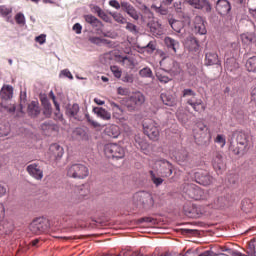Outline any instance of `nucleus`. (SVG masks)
Listing matches in <instances>:
<instances>
[{
  "mask_svg": "<svg viewBox=\"0 0 256 256\" xmlns=\"http://www.w3.org/2000/svg\"><path fill=\"white\" fill-rule=\"evenodd\" d=\"M89 41H91L94 45H101V43H103V39L99 38V37H90Z\"/></svg>",
  "mask_w": 256,
  "mask_h": 256,
  "instance_id": "58",
  "label": "nucleus"
},
{
  "mask_svg": "<svg viewBox=\"0 0 256 256\" xmlns=\"http://www.w3.org/2000/svg\"><path fill=\"white\" fill-rule=\"evenodd\" d=\"M28 111L31 112V115H37L39 113V105L37 104L36 101H32L28 105Z\"/></svg>",
  "mask_w": 256,
  "mask_h": 256,
  "instance_id": "43",
  "label": "nucleus"
},
{
  "mask_svg": "<svg viewBox=\"0 0 256 256\" xmlns=\"http://www.w3.org/2000/svg\"><path fill=\"white\" fill-rule=\"evenodd\" d=\"M160 99L164 105L168 107H175L177 105V98L169 92H164L160 95Z\"/></svg>",
  "mask_w": 256,
  "mask_h": 256,
  "instance_id": "19",
  "label": "nucleus"
},
{
  "mask_svg": "<svg viewBox=\"0 0 256 256\" xmlns=\"http://www.w3.org/2000/svg\"><path fill=\"white\" fill-rule=\"evenodd\" d=\"M165 45L174 51V53H177V47H179V42L171 37H166L164 39Z\"/></svg>",
  "mask_w": 256,
  "mask_h": 256,
  "instance_id": "32",
  "label": "nucleus"
},
{
  "mask_svg": "<svg viewBox=\"0 0 256 256\" xmlns=\"http://www.w3.org/2000/svg\"><path fill=\"white\" fill-rule=\"evenodd\" d=\"M169 65H170V67H168V71L170 73H173V75H177L181 72V67L179 66L177 61L170 60Z\"/></svg>",
  "mask_w": 256,
  "mask_h": 256,
  "instance_id": "37",
  "label": "nucleus"
},
{
  "mask_svg": "<svg viewBox=\"0 0 256 256\" xmlns=\"http://www.w3.org/2000/svg\"><path fill=\"white\" fill-rule=\"evenodd\" d=\"M216 11L219 15H228L231 11V3L227 0H218L216 3Z\"/></svg>",
  "mask_w": 256,
  "mask_h": 256,
  "instance_id": "18",
  "label": "nucleus"
},
{
  "mask_svg": "<svg viewBox=\"0 0 256 256\" xmlns=\"http://www.w3.org/2000/svg\"><path fill=\"white\" fill-rule=\"evenodd\" d=\"M13 13V9L9 8L7 6H0V15L2 17H7L8 15H11Z\"/></svg>",
  "mask_w": 256,
  "mask_h": 256,
  "instance_id": "47",
  "label": "nucleus"
},
{
  "mask_svg": "<svg viewBox=\"0 0 256 256\" xmlns=\"http://www.w3.org/2000/svg\"><path fill=\"white\" fill-rule=\"evenodd\" d=\"M120 61L123 63V65H126V67H133V60L127 56H123L120 58Z\"/></svg>",
  "mask_w": 256,
  "mask_h": 256,
  "instance_id": "50",
  "label": "nucleus"
},
{
  "mask_svg": "<svg viewBox=\"0 0 256 256\" xmlns=\"http://www.w3.org/2000/svg\"><path fill=\"white\" fill-rule=\"evenodd\" d=\"M93 113H95L101 119H104V121L111 120V113L104 108L95 107L93 108Z\"/></svg>",
  "mask_w": 256,
  "mask_h": 256,
  "instance_id": "26",
  "label": "nucleus"
},
{
  "mask_svg": "<svg viewBox=\"0 0 256 256\" xmlns=\"http://www.w3.org/2000/svg\"><path fill=\"white\" fill-rule=\"evenodd\" d=\"M47 41V35L41 34L35 38V42L39 43L40 45H43Z\"/></svg>",
  "mask_w": 256,
  "mask_h": 256,
  "instance_id": "54",
  "label": "nucleus"
},
{
  "mask_svg": "<svg viewBox=\"0 0 256 256\" xmlns=\"http://www.w3.org/2000/svg\"><path fill=\"white\" fill-rule=\"evenodd\" d=\"M41 129H42V131H49L50 129H53V125H51V123H49V122H44L41 125Z\"/></svg>",
  "mask_w": 256,
  "mask_h": 256,
  "instance_id": "63",
  "label": "nucleus"
},
{
  "mask_svg": "<svg viewBox=\"0 0 256 256\" xmlns=\"http://www.w3.org/2000/svg\"><path fill=\"white\" fill-rule=\"evenodd\" d=\"M214 142L220 145V147H225L227 145V139L225 138V135L218 134L216 138L214 139Z\"/></svg>",
  "mask_w": 256,
  "mask_h": 256,
  "instance_id": "42",
  "label": "nucleus"
},
{
  "mask_svg": "<svg viewBox=\"0 0 256 256\" xmlns=\"http://www.w3.org/2000/svg\"><path fill=\"white\" fill-rule=\"evenodd\" d=\"M7 195V187L5 185L0 184V199Z\"/></svg>",
  "mask_w": 256,
  "mask_h": 256,
  "instance_id": "64",
  "label": "nucleus"
},
{
  "mask_svg": "<svg viewBox=\"0 0 256 256\" xmlns=\"http://www.w3.org/2000/svg\"><path fill=\"white\" fill-rule=\"evenodd\" d=\"M227 205V198L220 196L214 200L212 204V209H221Z\"/></svg>",
  "mask_w": 256,
  "mask_h": 256,
  "instance_id": "35",
  "label": "nucleus"
},
{
  "mask_svg": "<svg viewBox=\"0 0 256 256\" xmlns=\"http://www.w3.org/2000/svg\"><path fill=\"white\" fill-rule=\"evenodd\" d=\"M196 9H199L204 13H211V11H213V6L211 5V2H209V0H200L198 2V6H196Z\"/></svg>",
  "mask_w": 256,
  "mask_h": 256,
  "instance_id": "29",
  "label": "nucleus"
},
{
  "mask_svg": "<svg viewBox=\"0 0 256 256\" xmlns=\"http://www.w3.org/2000/svg\"><path fill=\"white\" fill-rule=\"evenodd\" d=\"M13 230V224L9 221H4L2 226L0 227V231H4V233H9V231Z\"/></svg>",
  "mask_w": 256,
  "mask_h": 256,
  "instance_id": "46",
  "label": "nucleus"
},
{
  "mask_svg": "<svg viewBox=\"0 0 256 256\" xmlns=\"http://www.w3.org/2000/svg\"><path fill=\"white\" fill-rule=\"evenodd\" d=\"M49 229V220L46 218H36L30 224V231L34 235H41V233H45Z\"/></svg>",
  "mask_w": 256,
  "mask_h": 256,
  "instance_id": "9",
  "label": "nucleus"
},
{
  "mask_svg": "<svg viewBox=\"0 0 256 256\" xmlns=\"http://www.w3.org/2000/svg\"><path fill=\"white\" fill-rule=\"evenodd\" d=\"M134 203L137 207H142L143 209H153L155 207V199L153 195L148 192H138L134 195Z\"/></svg>",
  "mask_w": 256,
  "mask_h": 256,
  "instance_id": "4",
  "label": "nucleus"
},
{
  "mask_svg": "<svg viewBox=\"0 0 256 256\" xmlns=\"http://www.w3.org/2000/svg\"><path fill=\"white\" fill-rule=\"evenodd\" d=\"M189 75H191L192 77H195V75H197V73H199V69L197 68V66L193 65V64H188V69H187Z\"/></svg>",
  "mask_w": 256,
  "mask_h": 256,
  "instance_id": "48",
  "label": "nucleus"
},
{
  "mask_svg": "<svg viewBox=\"0 0 256 256\" xmlns=\"http://www.w3.org/2000/svg\"><path fill=\"white\" fill-rule=\"evenodd\" d=\"M169 25L172 27L173 31H175L176 33H181V30L184 27L183 21L173 20V19L169 20Z\"/></svg>",
  "mask_w": 256,
  "mask_h": 256,
  "instance_id": "36",
  "label": "nucleus"
},
{
  "mask_svg": "<svg viewBox=\"0 0 256 256\" xmlns=\"http://www.w3.org/2000/svg\"><path fill=\"white\" fill-rule=\"evenodd\" d=\"M122 81H123V83H133V75L125 74L122 77Z\"/></svg>",
  "mask_w": 256,
  "mask_h": 256,
  "instance_id": "60",
  "label": "nucleus"
},
{
  "mask_svg": "<svg viewBox=\"0 0 256 256\" xmlns=\"http://www.w3.org/2000/svg\"><path fill=\"white\" fill-rule=\"evenodd\" d=\"M117 94L122 96H127L129 95V88L118 87Z\"/></svg>",
  "mask_w": 256,
  "mask_h": 256,
  "instance_id": "55",
  "label": "nucleus"
},
{
  "mask_svg": "<svg viewBox=\"0 0 256 256\" xmlns=\"http://www.w3.org/2000/svg\"><path fill=\"white\" fill-rule=\"evenodd\" d=\"M122 10L129 15L132 19L135 21H139V12L135 9L133 5H131L129 2H121Z\"/></svg>",
  "mask_w": 256,
  "mask_h": 256,
  "instance_id": "16",
  "label": "nucleus"
},
{
  "mask_svg": "<svg viewBox=\"0 0 256 256\" xmlns=\"http://www.w3.org/2000/svg\"><path fill=\"white\" fill-rule=\"evenodd\" d=\"M84 19L86 23H89L92 27H103V23L93 15H85Z\"/></svg>",
  "mask_w": 256,
  "mask_h": 256,
  "instance_id": "31",
  "label": "nucleus"
},
{
  "mask_svg": "<svg viewBox=\"0 0 256 256\" xmlns=\"http://www.w3.org/2000/svg\"><path fill=\"white\" fill-rule=\"evenodd\" d=\"M50 153L53 158L61 159V157H63L64 150L59 144H52L50 146Z\"/></svg>",
  "mask_w": 256,
  "mask_h": 256,
  "instance_id": "25",
  "label": "nucleus"
},
{
  "mask_svg": "<svg viewBox=\"0 0 256 256\" xmlns=\"http://www.w3.org/2000/svg\"><path fill=\"white\" fill-rule=\"evenodd\" d=\"M3 219H5V204L0 202V223H3Z\"/></svg>",
  "mask_w": 256,
  "mask_h": 256,
  "instance_id": "57",
  "label": "nucleus"
},
{
  "mask_svg": "<svg viewBox=\"0 0 256 256\" xmlns=\"http://www.w3.org/2000/svg\"><path fill=\"white\" fill-rule=\"evenodd\" d=\"M79 113V104H68L66 106V115L77 119V114Z\"/></svg>",
  "mask_w": 256,
  "mask_h": 256,
  "instance_id": "28",
  "label": "nucleus"
},
{
  "mask_svg": "<svg viewBox=\"0 0 256 256\" xmlns=\"http://www.w3.org/2000/svg\"><path fill=\"white\" fill-rule=\"evenodd\" d=\"M98 17H101V19H103L105 21V19H107V14H105V12L103 10H101V8L99 6L94 7Z\"/></svg>",
  "mask_w": 256,
  "mask_h": 256,
  "instance_id": "53",
  "label": "nucleus"
},
{
  "mask_svg": "<svg viewBox=\"0 0 256 256\" xmlns=\"http://www.w3.org/2000/svg\"><path fill=\"white\" fill-rule=\"evenodd\" d=\"M186 195H188L190 199H194V201H205L209 199V193L205 192L201 187L193 184L188 186Z\"/></svg>",
  "mask_w": 256,
  "mask_h": 256,
  "instance_id": "8",
  "label": "nucleus"
},
{
  "mask_svg": "<svg viewBox=\"0 0 256 256\" xmlns=\"http://www.w3.org/2000/svg\"><path fill=\"white\" fill-rule=\"evenodd\" d=\"M194 32L198 33V35H206L207 28L205 27V21L203 17L196 16L194 18Z\"/></svg>",
  "mask_w": 256,
  "mask_h": 256,
  "instance_id": "17",
  "label": "nucleus"
},
{
  "mask_svg": "<svg viewBox=\"0 0 256 256\" xmlns=\"http://www.w3.org/2000/svg\"><path fill=\"white\" fill-rule=\"evenodd\" d=\"M126 29L127 31H129L130 33H138L137 31V25L131 23V22H127L126 21Z\"/></svg>",
  "mask_w": 256,
  "mask_h": 256,
  "instance_id": "51",
  "label": "nucleus"
},
{
  "mask_svg": "<svg viewBox=\"0 0 256 256\" xmlns=\"http://www.w3.org/2000/svg\"><path fill=\"white\" fill-rule=\"evenodd\" d=\"M2 101H9L13 99V86L4 85L0 91Z\"/></svg>",
  "mask_w": 256,
  "mask_h": 256,
  "instance_id": "23",
  "label": "nucleus"
},
{
  "mask_svg": "<svg viewBox=\"0 0 256 256\" xmlns=\"http://www.w3.org/2000/svg\"><path fill=\"white\" fill-rule=\"evenodd\" d=\"M110 107L112 109V115L114 117V119H118L119 121H125V110L123 109V107H121V105L110 101Z\"/></svg>",
  "mask_w": 256,
  "mask_h": 256,
  "instance_id": "14",
  "label": "nucleus"
},
{
  "mask_svg": "<svg viewBox=\"0 0 256 256\" xmlns=\"http://www.w3.org/2000/svg\"><path fill=\"white\" fill-rule=\"evenodd\" d=\"M184 211L188 217H201L202 215L201 210L194 205H192L188 210L187 208H184Z\"/></svg>",
  "mask_w": 256,
  "mask_h": 256,
  "instance_id": "33",
  "label": "nucleus"
},
{
  "mask_svg": "<svg viewBox=\"0 0 256 256\" xmlns=\"http://www.w3.org/2000/svg\"><path fill=\"white\" fill-rule=\"evenodd\" d=\"M15 21L18 25H25V15H23V13H17Z\"/></svg>",
  "mask_w": 256,
  "mask_h": 256,
  "instance_id": "49",
  "label": "nucleus"
},
{
  "mask_svg": "<svg viewBox=\"0 0 256 256\" xmlns=\"http://www.w3.org/2000/svg\"><path fill=\"white\" fill-rule=\"evenodd\" d=\"M148 27L155 37H161L163 35V26L158 21L149 22Z\"/></svg>",
  "mask_w": 256,
  "mask_h": 256,
  "instance_id": "22",
  "label": "nucleus"
},
{
  "mask_svg": "<svg viewBox=\"0 0 256 256\" xmlns=\"http://www.w3.org/2000/svg\"><path fill=\"white\" fill-rule=\"evenodd\" d=\"M111 15L116 23H120V25H125V23H127V19H125V17H123L121 13L114 12L111 13Z\"/></svg>",
  "mask_w": 256,
  "mask_h": 256,
  "instance_id": "41",
  "label": "nucleus"
},
{
  "mask_svg": "<svg viewBox=\"0 0 256 256\" xmlns=\"http://www.w3.org/2000/svg\"><path fill=\"white\" fill-rule=\"evenodd\" d=\"M26 171L29 173L30 177H33L36 181H41L43 179V168L39 163L28 165Z\"/></svg>",
  "mask_w": 256,
  "mask_h": 256,
  "instance_id": "13",
  "label": "nucleus"
},
{
  "mask_svg": "<svg viewBox=\"0 0 256 256\" xmlns=\"http://www.w3.org/2000/svg\"><path fill=\"white\" fill-rule=\"evenodd\" d=\"M67 176L72 179H87L89 168L83 164H72L67 168Z\"/></svg>",
  "mask_w": 256,
  "mask_h": 256,
  "instance_id": "5",
  "label": "nucleus"
},
{
  "mask_svg": "<svg viewBox=\"0 0 256 256\" xmlns=\"http://www.w3.org/2000/svg\"><path fill=\"white\" fill-rule=\"evenodd\" d=\"M232 137L236 139V144L230 141L229 151L233 155H245L247 153V147H249V135L243 131L232 132Z\"/></svg>",
  "mask_w": 256,
  "mask_h": 256,
  "instance_id": "1",
  "label": "nucleus"
},
{
  "mask_svg": "<svg viewBox=\"0 0 256 256\" xmlns=\"http://www.w3.org/2000/svg\"><path fill=\"white\" fill-rule=\"evenodd\" d=\"M109 5H110V7H113L114 9H121V4H119V1H117V0H110Z\"/></svg>",
  "mask_w": 256,
  "mask_h": 256,
  "instance_id": "62",
  "label": "nucleus"
},
{
  "mask_svg": "<svg viewBox=\"0 0 256 256\" xmlns=\"http://www.w3.org/2000/svg\"><path fill=\"white\" fill-rule=\"evenodd\" d=\"M205 65H221V61H219V56L215 52L206 53L205 57Z\"/></svg>",
  "mask_w": 256,
  "mask_h": 256,
  "instance_id": "24",
  "label": "nucleus"
},
{
  "mask_svg": "<svg viewBox=\"0 0 256 256\" xmlns=\"http://www.w3.org/2000/svg\"><path fill=\"white\" fill-rule=\"evenodd\" d=\"M194 179L196 183L199 185H203L204 187H208L213 183V178L209 175L208 171L200 170L194 173Z\"/></svg>",
  "mask_w": 256,
  "mask_h": 256,
  "instance_id": "12",
  "label": "nucleus"
},
{
  "mask_svg": "<svg viewBox=\"0 0 256 256\" xmlns=\"http://www.w3.org/2000/svg\"><path fill=\"white\" fill-rule=\"evenodd\" d=\"M152 9H154L156 13H160V15H167V9L163 7H157L155 5H152Z\"/></svg>",
  "mask_w": 256,
  "mask_h": 256,
  "instance_id": "56",
  "label": "nucleus"
},
{
  "mask_svg": "<svg viewBox=\"0 0 256 256\" xmlns=\"http://www.w3.org/2000/svg\"><path fill=\"white\" fill-rule=\"evenodd\" d=\"M135 147L140 149L144 155H149V153H151V146L149 145V142L139 136H135Z\"/></svg>",
  "mask_w": 256,
  "mask_h": 256,
  "instance_id": "15",
  "label": "nucleus"
},
{
  "mask_svg": "<svg viewBox=\"0 0 256 256\" xmlns=\"http://www.w3.org/2000/svg\"><path fill=\"white\" fill-rule=\"evenodd\" d=\"M51 113H53L51 106H46L43 108V114L45 117H51Z\"/></svg>",
  "mask_w": 256,
  "mask_h": 256,
  "instance_id": "61",
  "label": "nucleus"
},
{
  "mask_svg": "<svg viewBox=\"0 0 256 256\" xmlns=\"http://www.w3.org/2000/svg\"><path fill=\"white\" fill-rule=\"evenodd\" d=\"M193 135L195 142L198 143V145H201L203 140L207 137V125L203 122L196 123L193 128Z\"/></svg>",
  "mask_w": 256,
  "mask_h": 256,
  "instance_id": "11",
  "label": "nucleus"
},
{
  "mask_svg": "<svg viewBox=\"0 0 256 256\" xmlns=\"http://www.w3.org/2000/svg\"><path fill=\"white\" fill-rule=\"evenodd\" d=\"M73 31H75V33H77V35H81V31H83V26H81V24L76 23L73 25Z\"/></svg>",
  "mask_w": 256,
  "mask_h": 256,
  "instance_id": "59",
  "label": "nucleus"
},
{
  "mask_svg": "<svg viewBox=\"0 0 256 256\" xmlns=\"http://www.w3.org/2000/svg\"><path fill=\"white\" fill-rule=\"evenodd\" d=\"M241 209L244 213H251V211H253V202L249 199L242 200Z\"/></svg>",
  "mask_w": 256,
  "mask_h": 256,
  "instance_id": "38",
  "label": "nucleus"
},
{
  "mask_svg": "<svg viewBox=\"0 0 256 256\" xmlns=\"http://www.w3.org/2000/svg\"><path fill=\"white\" fill-rule=\"evenodd\" d=\"M150 177H151L152 183H154L156 187H159V185L163 184V178H159L155 176V172H153L152 170L150 171Z\"/></svg>",
  "mask_w": 256,
  "mask_h": 256,
  "instance_id": "45",
  "label": "nucleus"
},
{
  "mask_svg": "<svg viewBox=\"0 0 256 256\" xmlns=\"http://www.w3.org/2000/svg\"><path fill=\"white\" fill-rule=\"evenodd\" d=\"M111 71L114 75V77H116V79H121V69H119L117 66H111Z\"/></svg>",
  "mask_w": 256,
  "mask_h": 256,
  "instance_id": "52",
  "label": "nucleus"
},
{
  "mask_svg": "<svg viewBox=\"0 0 256 256\" xmlns=\"http://www.w3.org/2000/svg\"><path fill=\"white\" fill-rule=\"evenodd\" d=\"M89 195V188L85 185L76 187L71 195H68L70 203H81Z\"/></svg>",
  "mask_w": 256,
  "mask_h": 256,
  "instance_id": "10",
  "label": "nucleus"
},
{
  "mask_svg": "<svg viewBox=\"0 0 256 256\" xmlns=\"http://www.w3.org/2000/svg\"><path fill=\"white\" fill-rule=\"evenodd\" d=\"M11 133V127L9 124L0 123V137H7Z\"/></svg>",
  "mask_w": 256,
  "mask_h": 256,
  "instance_id": "40",
  "label": "nucleus"
},
{
  "mask_svg": "<svg viewBox=\"0 0 256 256\" xmlns=\"http://www.w3.org/2000/svg\"><path fill=\"white\" fill-rule=\"evenodd\" d=\"M143 129L145 135H147V137L152 141H157V139H159V125L154 120H145L143 123Z\"/></svg>",
  "mask_w": 256,
  "mask_h": 256,
  "instance_id": "7",
  "label": "nucleus"
},
{
  "mask_svg": "<svg viewBox=\"0 0 256 256\" xmlns=\"http://www.w3.org/2000/svg\"><path fill=\"white\" fill-rule=\"evenodd\" d=\"M240 38L244 45H251V43H256V35L253 32L244 33L240 36Z\"/></svg>",
  "mask_w": 256,
  "mask_h": 256,
  "instance_id": "30",
  "label": "nucleus"
},
{
  "mask_svg": "<svg viewBox=\"0 0 256 256\" xmlns=\"http://www.w3.org/2000/svg\"><path fill=\"white\" fill-rule=\"evenodd\" d=\"M139 75L140 77L151 78L153 77V71L151 70V68L145 67L139 71Z\"/></svg>",
  "mask_w": 256,
  "mask_h": 256,
  "instance_id": "44",
  "label": "nucleus"
},
{
  "mask_svg": "<svg viewBox=\"0 0 256 256\" xmlns=\"http://www.w3.org/2000/svg\"><path fill=\"white\" fill-rule=\"evenodd\" d=\"M245 67L247 71L256 73V56H252L248 58V60L246 61Z\"/></svg>",
  "mask_w": 256,
  "mask_h": 256,
  "instance_id": "34",
  "label": "nucleus"
},
{
  "mask_svg": "<svg viewBox=\"0 0 256 256\" xmlns=\"http://www.w3.org/2000/svg\"><path fill=\"white\" fill-rule=\"evenodd\" d=\"M156 77L158 79V81L160 83H169V81H171V78H169V76H167V74L165 73V71H158L156 73Z\"/></svg>",
  "mask_w": 256,
  "mask_h": 256,
  "instance_id": "39",
  "label": "nucleus"
},
{
  "mask_svg": "<svg viewBox=\"0 0 256 256\" xmlns=\"http://www.w3.org/2000/svg\"><path fill=\"white\" fill-rule=\"evenodd\" d=\"M144 104H145V95L140 91L133 92L131 96L125 99V107L131 113L135 111H139Z\"/></svg>",
  "mask_w": 256,
  "mask_h": 256,
  "instance_id": "3",
  "label": "nucleus"
},
{
  "mask_svg": "<svg viewBox=\"0 0 256 256\" xmlns=\"http://www.w3.org/2000/svg\"><path fill=\"white\" fill-rule=\"evenodd\" d=\"M182 97L187 99V105H190L197 113H203V111H205L206 107L205 104H203V100L197 99V93L192 89H184L182 91Z\"/></svg>",
  "mask_w": 256,
  "mask_h": 256,
  "instance_id": "2",
  "label": "nucleus"
},
{
  "mask_svg": "<svg viewBox=\"0 0 256 256\" xmlns=\"http://www.w3.org/2000/svg\"><path fill=\"white\" fill-rule=\"evenodd\" d=\"M106 135L108 137H111L112 139H117L121 135V130L119 129V126L117 125H111L105 129Z\"/></svg>",
  "mask_w": 256,
  "mask_h": 256,
  "instance_id": "27",
  "label": "nucleus"
},
{
  "mask_svg": "<svg viewBox=\"0 0 256 256\" xmlns=\"http://www.w3.org/2000/svg\"><path fill=\"white\" fill-rule=\"evenodd\" d=\"M212 166L216 171H221V169H223V154H221V152L213 153Z\"/></svg>",
  "mask_w": 256,
  "mask_h": 256,
  "instance_id": "20",
  "label": "nucleus"
},
{
  "mask_svg": "<svg viewBox=\"0 0 256 256\" xmlns=\"http://www.w3.org/2000/svg\"><path fill=\"white\" fill-rule=\"evenodd\" d=\"M161 173L162 177H171L173 175V164L167 160H161Z\"/></svg>",
  "mask_w": 256,
  "mask_h": 256,
  "instance_id": "21",
  "label": "nucleus"
},
{
  "mask_svg": "<svg viewBox=\"0 0 256 256\" xmlns=\"http://www.w3.org/2000/svg\"><path fill=\"white\" fill-rule=\"evenodd\" d=\"M104 154L108 159H123L125 157V148L117 143H110L104 146Z\"/></svg>",
  "mask_w": 256,
  "mask_h": 256,
  "instance_id": "6",
  "label": "nucleus"
}]
</instances>
